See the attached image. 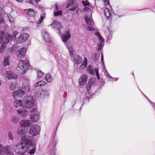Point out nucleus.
<instances>
[{"label":"nucleus","instance_id":"nucleus-41","mask_svg":"<svg viewBox=\"0 0 155 155\" xmlns=\"http://www.w3.org/2000/svg\"><path fill=\"white\" fill-rule=\"evenodd\" d=\"M36 71L37 72V76L39 78H41L43 75L44 73L41 71L40 69H36Z\"/></svg>","mask_w":155,"mask_h":155},{"label":"nucleus","instance_id":"nucleus-31","mask_svg":"<svg viewBox=\"0 0 155 155\" xmlns=\"http://www.w3.org/2000/svg\"><path fill=\"white\" fill-rule=\"evenodd\" d=\"M45 84V83L44 81H38L36 83H35L34 85V86L35 87H41L43 86Z\"/></svg>","mask_w":155,"mask_h":155},{"label":"nucleus","instance_id":"nucleus-12","mask_svg":"<svg viewBox=\"0 0 155 155\" xmlns=\"http://www.w3.org/2000/svg\"><path fill=\"white\" fill-rule=\"evenodd\" d=\"M92 95L90 94L87 92L85 94V97H84L83 100V101H78L77 103H76L77 105H79L80 109H81V107L83 104L86 103H88V102L89 99L91 98Z\"/></svg>","mask_w":155,"mask_h":155},{"label":"nucleus","instance_id":"nucleus-2","mask_svg":"<svg viewBox=\"0 0 155 155\" xmlns=\"http://www.w3.org/2000/svg\"><path fill=\"white\" fill-rule=\"evenodd\" d=\"M29 61L20 60L16 67L17 71L21 74H24L30 68Z\"/></svg>","mask_w":155,"mask_h":155},{"label":"nucleus","instance_id":"nucleus-18","mask_svg":"<svg viewBox=\"0 0 155 155\" xmlns=\"http://www.w3.org/2000/svg\"><path fill=\"white\" fill-rule=\"evenodd\" d=\"M28 149L30 150L28 153L31 155H33L35 153L36 148V147L35 144V143H32V144H30L27 147Z\"/></svg>","mask_w":155,"mask_h":155},{"label":"nucleus","instance_id":"nucleus-36","mask_svg":"<svg viewBox=\"0 0 155 155\" xmlns=\"http://www.w3.org/2000/svg\"><path fill=\"white\" fill-rule=\"evenodd\" d=\"M19 121V118L17 116H13L12 118V122L14 124L18 123Z\"/></svg>","mask_w":155,"mask_h":155},{"label":"nucleus","instance_id":"nucleus-26","mask_svg":"<svg viewBox=\"0 0 155 155\" xmlns=\"http://www.w3.org/2000/svg\"><path fill=\"white\" fill-rule=\"evenodd\" d=\"M23 101L20 100L15 99L14 101V105L15 107H18L20 106L22 107Z\"/></svg>","mask_w":155,"mask_h":155},{"label":"nucleus","instance_id":"nucleus-59","mask_svg":"<svg viewBox=\"0 0 155 155\" xmlns=\"http://www.w3.org/2000/svg\"><path fill=\"white\" fill-rule=\"evenodd\" d=\"M100 84L101 86H103L104 84V81L103 80H102L100 82Z\"/></svg>","mask_w":155,"mask_h":155},{"label":"nucleus","instance_id":"nucleus-38","mask_svg":"<svg viewBox=\"0 0 155 155\" xmlns=\"http://www.w3.org/2000/svg\"><path fill=\"white\" fill-rule=\"evenodd\" d=\"M68 10L73 12L76 11L74 13L76 14L78 13L80 11V9L78 8L77 5H76L75 6H74L73 8L69 9Z\"/></svg>","mask_w":155,"mask_h":155},{"label":"nucleus","instance_id":"nucleus-25","mask_svg":"<svg viewBox=\"0 0 155 155\" xmlns=\"http://www.w3.org/2000/svg\"><path fill=\"white\" fill-rule=\"evenodd\" d=\"M25 11L26 12V13L30 17H34L36 14V12L34 10L31 8H29L28 9H24Z\"/></svg>","mask_w":155,"mask_h":155},{"label":"nucleus","instance_id":"nucleus-62","mask_svg":"<svg viewBox=\"0 0 155 155\" xmlns=\"http://www.w3.org/2000/svg\"><path fill=\"white\" fill-rule=\"evenodd\" d=\"M105 72L107 73V74L109 78H113V77H111L110 75L109 74V73H108V72H107V71L106 70H105Z\"/></svg>","mask_w":155,"mask_h":155},{"label":"nucleus","instance_id":"nucleus-22","mask_svg":"<svg viewBox=\"0 0 155 155\" xmlns=\"http://www.w3.org/2000/svg\"><path fill=\"white\" fill-rule=\"evenodd\" d=\"M6 76L8 79H16L17 78V75L11 71H8L6 72Z\"/></svg>","mask_w":155,"mask_h":155},{"label":"nucleus","instance_id":"nucleus-60","mask_svg":"<svg viewBox=\"0 0 155 155\" xmlns=\"http://www.w3.org/2000/svg\"><path fill=\"white\" fill-rule=\"evenodd\" d=\"M4 7V5L3 4H0V11H1Z\"/></svg>","mask_w":155,"mask_h":155},{"label":"nucleus","instance_id":"nucleus-46","mask_svg":"<svg viewBox=\"0 0 155 155\" xmlns=\"http://www.w3.org/2000/svg\"><path fill=\"white\" fill-rule=\"evenodd\" d=\"M97 54L95 53H93L92 54L91 58L94 61H96L97 60Z\"/></svg>","mask_w":155,"mask_h":155},{"label":"nucleus","instance_id":"nucleus-50","mask_svg":"<svg viewBox=\"0 0 155 155\" xmlns=\"http://www.w3.org/2000/svg\"><path fill=\"white\" fill-rule=\"evenodd\" d=\"M8 137L9 139L12 140L14 139V138L12 134L10 132H9L8 134Z\"/></svg>","mask_w":155,"mask_h":155},{"label":"nucleus","instance_id":"nucleus-58","mask_svg":"<svg viewBox=\"0 0 155 155\" xmlns=\"http://www.w3.org/2000/svg\"><path fill=\"white\" fill-rule=\"evenodd\" d=\"M26 2L27 3H30L32 4H34V2L32 0H26Z\"/></svg>","mask_w":155,"mask_h":155},{"label":"nucleus","instance_id":"nucleus-37","mask_svg":"<svg viewBox=\"0 0 155 155\" xmlns=\"http://www.w3.org/2000/svg\"><path fill=\"white\" fill-rule=\"evenodd\" d=\"M17 133L18 135L21 136L24 135L25 133V132L23 129L19 128L17 131Z\"/></svg>","mask_w":155,"mask_h":155},{"label":"nucleus","instance_id":"nucleus-44","mask_svg":"<svg viewBox=\"0 0 155 155\" xmlns=\"http://www.w3.org/2000/svg\"><path fill=\"white\" fill-rule=\"evenodd\" d=\"M106 36L108 40H111L112 38V35L111 34V33L110 31H108L106 33Z\"/></svg>","mask_w":155,"mask_h":155},{"label":"nucleus","instance_id":"nucleus-9","mask_svg":"<svg viewBox=\"0 0 155 155\" xmlns=\"http://www.w3.org/2000/svg\"><path fill=\"white\" fill-rule=\"evenodd\" d=\"M95 34L99 39V44H97V51H99L101 50L103 48L104 43V40L99 32H96L95 33Z\"/></svg>","mask_w":155,"mask_h":155},{"label":"nucleus","instance_id":"nucleus-3","mask_svg":"<svg viewBox=\"0 0 155 155\" xmlns=\"http://www.w3.org/2000/svg\"><path fill=\"white\" fill-rule=\"evenodd\" d=\"M22 101V107H23L29 109L34 105L35 101L32 96L29 95L25 97Z\"/></svg>","mask_w":155,"mask_h":155},{"label":"nucleus","instance_id":"nucleus-15","mask_svg":"<svg viewBox=\"0 0 155 155\" xmlns=\"http://www.w3.org/2000/svg\"><path fill=\"white\" fill-rule=\"evenodd\" d=\"M50 25L51 26H53L54 28L57 29L59 31V33L61 34V32L60 30L62 28V26L61 25V23L58 21L55 20L54 21L52 24H51Z\"/></svg>","mask_w":155,"mask_h":155},{"label":"nucleus","instance_id":"nucleus-43","mask_svg":"<svg viewBox=\"0 0 155 155\" xmlns=\"http://www.w3.org/2000/svg\"><path fill=\"white\" fill-rule=\"evenodd\" d=\"M16 86V83L15 82H12L11 83L10 86V89L11 90H14Z\"/></svg>","mask_w":155,"mask_h":155},{"label":"nucleus","instance_id":"nucleus-21","mask_svg":"<svg viewBox=\"0 0 155 155\" xmlns=\"http://www.w3.org/2000/svg\"><path fill=\"white\" fill-rule=\"evenodd\" d=\"M20 124L22 127H28L31 125V122L30 120H23L20 122Z\"/></svg>","mask_w":155,"mask_h":155},{"label":"nucleus","instance_id":"nucleus-33","mask_svg":"<svg viewBox=\"0 0 155 155\" xmlns=\"http://www.w3.org/2000/svg\"><path fill=\"white\" fill-rule=\"evenodd\" d=\"M8 56H5L4 61L3 62V65L5 67L7 65H9V62L8 59Z\"/></svg>","mask_w":155,"mask_h":155},{"label":"nucleus","instance_id":"nucleus-23","mask_svg":"<svg viewBox=\"0 0 155 155\" xmlns=\"http://www.w3.org/2000/svg\"><path fill=\"white\" fill-rule=\"evenodd\" d=\"M21 88L22 90L24 91L25 93L29 92L30 90V88L28 83H22Z\"/></svg>","mask_w":155,"mask_h":155},{"label":"nucleus","instance_id":"nucleus-30","mask_svg":"<svg viewBox=\"0 0 155 155\" xmlns=\"http://www.w3.org/2000/svg\"><path fill=\"white\" fill-rule=\"evenodd\" d=\"M104 14L107 18L110 17L111 15L110 11L108 8H106L104 11Z\"/></svg>","mask_w":155,"mask_h":155},{"label":"nucleus","instance_id":"nucleus-24","mask_svg":"<svg viewBox=\"0 0 155 155\" xmlns=\"http://www.w3.org/2000/svg\"><path fill=\"white\" fill-rule=\"evenodd\" d=\"M74 60L75 63L76 64H79L82 63V58L76 54H74Z\"/></svg>","mask_w":155,"mask_h":155},{"label":"nucleus","instance_id":"nucleus-47","mask_svg":"<svg viewBox=\"0 0 155 155\" xmlns=\"http://www.w3.org/2000/svg\"><path fill=\"white\" fill-rule=\"evenodd\" d=\"M95 71L96 74V75L97 77V79L99 80L100 79L99 75L98 72V69L97 68H95Z\"/></svg>","mask_w":155,"mask_h":155},{"label":"nucleus","instance_id":"nucleus-55","mask_svg":"<svg viewBox=\"0 0 155 155\" xmlns=\"http://www.w3.org/2000/svg\"><path fill=\"white\" fill-rule=\"evenodd\" d=\"M91 10L90 8L87 7H86L83 9V11L84 12H90L91 11Z\"/></svg>","mask_w":155,"mask_h":155},{"label":"nucleus","instance_id":"nucleus-4","mask_svg":"<svg viewBox=\"0 0 155 155\" xmlns=\"http://www.w3.org/2000/svg\"><path fill=\"white\" fill-rule=\"evenodd\" d=\"M14 151L17 153L22 154L25 153L27 151V145L23 143H18L14 147Z\"/></svg>","mask_w":155,"mask_h":155},{"label":"nucleus","instance_id":"nucleus-17","mask_svg":"<svg viewBox=\"0 0 155 155\" xmlns=\"http://www.w3.org/2000/svg\"><path fill=\"white\" fill-rule=\"evenodd\" d=\"M71 36L69 30L66 31L64 33L61 35L62 41L65 43V45H66L68 40L70 38Z\"/></svg>","mask_w":155,"mask_h":155},{"label":"nucleus","instance_id":"nucleus-1","mask_svg":"<svg viewBox=\"0 0 155 155\" xmlns=\"http://www.w3.org/2000/svg\"><path fill=\"white\" fill-rule=\"evenodd\" d=\"M5 14L4 12L2 11L0 13V53H2L6 47V45L10 41L12 38L16 39V36L19 34L18 32L15 31H14L12 37L11 35L7 33L5 35V31L6 30L5 28L3 25L4 24L5 21L3 18V15Z\"/></svg>","mask_w":155,"mask_h":155},{"label":"nucleus","instance_id":"nucleus-8","mask_svg":"<svg viewBox=\"0 0 155 155\" xmlns=\"http://www.w3.org/2000/svg\"><path fill=\"white\" fill-rule=\"evenodd\" d=\"M41 130L40 127L38 125L32 126L29 130V134L33 137L38 135Z\"/></svg>","mask_w":155,"mask_h":155},{"label":"nucleus","instance_id":"nucleus-45","mask_svg":"<svg viewBox=\"0 0 155 155\" xmlns=\"http://www.w3.org/2000/svg\"><path fill=\"white\" fill-rule=\"evenodd\" d=\"M58 140L56 138H55L54 137L53 140V143L54 145H53V149H55V147L58 143Z\"/></svg>","mask_w":155,"mask_h":155},{"label":"nucleus","instance_id":"nucleus-5","mask_svg":"<svg viewBox=\"0 0 155 155\" xmlns=\"http://www.w3.org/2000/svg\"><path fill=\"white\" fill-rule=\"evenodd\" d=\"M5 153L7 155H14V154L11 147L8 145L4 147L0 144V155H4Z\"/></svg>","mask_w":155,"mask_h":155},{"label":"nucleus","instance_id":"nucleus-34","mask_svg":"<svg viewBox=\"0 0 155 155\" xmlns=\"http://www.w3.org/2000/svg\"><path fill=\"white\" fill-rule=\"evenodd\" d=\"M7 16L8 18L9 22L11 24H14L15 20V17H12L10 14H8Z\"/></svg>","mask_w":155,"mask_h":155},{"label":"nucleus","instance_id":"nucleus-57","mask_svg":"<svg viewBox=\"0 0 155 155\" xmlns=\"http://www.w3.org/2000/svg\"><path fill=\"white\" fill-rule=\"evenodd\" d=\"M143 95L148 100V101L154 107V106L153 104H152V103L151 102V101L148 99V98L145 95V94L143 93H142Z\"/></svg>","mask_w":155,"mask_h":155},{"label":"nucleus","instance_id":"nucleus-39","mask_svg":"<svg viewBox=\"0 0 155 155\" xmlns=\"http://www.w3.org/2000/svg\"><path fill=\"white\" fill-rule=\"evenodd\" d=\"M18 47L17 44H14L10 49V52L11 53H12L15 51L18 48Z\"/></svg>","mask_w":155,"mask_h":155},{"label":"nucleus","instance_id":"nucleus-7","mask_svg":"<svg viewBox=\"0 0 155 155\" xmlns=\"http://www.w3.org/2000/svg\"><path fill=\"white\" fill-rule=\"evenodd\" d=\"M30 117L31 120L33 122H36L40 118V115L38 110L36 108H33L31 111Z\"/></svg>","mask_w":155,"mask_h":155},{"label":"nucleus","instance_id":"nucleus-51","mask_svg":"<svg viewBox=\"0 0 155 155\" xmlns=\"http://www.w3.org/2000/svg\"><path fill=\"white\" fill-rule=\"evenodd\" d=\"M143 11V12H150L151 11H153L154 12H155V10H151L150 9H144L142 10Z\"/></svg>","mask_w":155,"mask_h":155},{"label":"nucleus","instance_id":"nucleus-11","mask_svg":"<svg viewBox=\"0 0 155 155\" xmlns=\"http://www.w3.org/2000/svg\"><path fill=\"white\" fill-rule=\"evenodd\" d=\"M29 37V35L28 33H23L16 39V41L18 43H23L26 41Z\"/></svg>","mask_w":155,"mask_h":155},{"label":"nucleus","instance_id":"nucleus-16","mask_svg":"<svg viewBox=\"0 0 155 155\" xmlns=\"http://www.w3.org/2000/svg\"><path fill=\"white\" fill-rule=\"evenodd\" d=\"M24 91L22 90H19L18 91L12 92L13 97L15 98L22 97L25 94Z\"/></svg>","mask_w":155,"mask_h":155},{"label":"nucleus","instance_id":"nucleus-53","mask_svg":"<svg viewBox=\"0 0 155 155\" xmlns=\"http://www.w3.org/2000/svg\"><path fill=\"white\" fill-rule=\"evenodd\" d=\"M56 151V149H53L51 152V155H56L55 153Z\"/></svg>","mask_w":155,"mask_h":155},{"label":"nucleus","instance_id":"nucleus-63","mask_svg":"<svg viewBox=\"0 0 155 155\" xmlns=\"http://www.w3.org/2000/svg\"><path fill=\"white\" fill-rule=\"evenodd\" d=\"M58 8L57 5H55V10L58 11Z\"/></svg>","mask_w":155,"mask_h":155},{"label":"nucleus","instance_id":"nucleus-29","mask_svg":"<svg viewBox=\"0 0 155 155\" xmlns=\"http://www.w3.org/2000/svg\"><path fill=\"white\" fill-rule=\"evenodd\" d=\"M18 113L21 117H24L26 115L28 114V111L25 110H17Z\"/></svg>","mask_w":155,"mask_h":155},{"label":"nucleus","instance_id":"nucleus-52","mask_svg":"<svg viewBox=\"0 0 155 155\" xmlns=\"http://www.w3.org/2000/svg\"><path fill=\"white\" fill-rule=\"evenodd\" d=\"M104 4L105 6L109 5V0H104Z\"/></svg>","mask_w":155,"mask_h":155},{"label":"nucleus","instance_id":"nucleus-19","mask_svg":"<svg viewBox=\"0 0 155 155\" xmlns=\"http://www.w3.org/2000/svg\"><path fill=\"white\" fill-rule=\"evenodd\" d=\"M42 34L45 40L48 42H51V39L48 32L45 30H43L42 31Z\"/></svg>","mask_w":155,"mask_h":155},{"label":"nucleus","instance_id":"nucleus-49","mask_svg":"<svg viewBox=\"0 0 155 155\" xmlns=\"http://www.w3.org/2000/svg\"><path fill=\"white\" fill-rule=\"evenodd\" d=\"M61 14L62 12L61 11H57V12H54V15L55 16L61 15Z\"/></svg>","mask_w":155,"mask_h":155},{"label":"nucleus","instance_id":"nucleus-61","mask_svg":"<svg viewBox=\"0 0 155 155\" xmlns=\"http://www.w3.org/2000/svg\"><path fill=\"white\" fill-rule=\"evenodd\" d=\"M101 61L102 63L104 64V61H103V56L102 53H101Z\"/></svg>","mask_w":155,"mask_h":155},{"label":"nucleus","instance_id":"nucleus-14","mask_svg":"<svg viewBox=\"0 0 155 155\" xmlns=\"http://www.w3.org/2000/svg\"><path fill=\"white\" fill-rule=\"evenodd\" d=\"M88 79L87 76L86 74H83L80 77L78 80L79 84L83 86L86 83Z\"/></svg>","mask_w":155,"mask_h":155},{"label":"nucleus","instance_id":"nucleus-20","mask_svg":"<svg viewBox=\"0 0 155 155\" xmlns=\"http://www.w3.org/2000/svg\"><path fill=\"white\" fill-rule=\"evenodd\" d=\"M26 52V48L23 47L20 50L17 51H16V54L18 57L21 58L25 56Z\"/></svg>","mask_w":155,"mask_h":155},{"label":"nucleus","instance_id":"nucleus-27","mask_svg":"<svg viewBox=\"0 0 155 155\" xmlns=\"http://www.w3.org/2000/svg\"><path fill=\"white\" fill-rule=\"evenodd\" d=\"M87 70L91 75H94V69L92 65H89L87 68Z\"/></svg>","mask_w":155,"mask_h":155},{"label":"nucleus","instance_id":"nucleus-40","mask_svg":"<svg viewBox=\"0 0 155 155\" xmlns=\"http://www.w3.org/2000/svg\"><path fill=\"white\" fill-rule=\"evenodd\" d=\"M45 79L48 82H51L52 80V78L49 74H47L45 76Z\"/></svg>","mask_w":155,"mask_h":155},{"label":"nucleus","instance_id":"nucleus-35","mask_svg":"<svg viewBox=\"0 0 155 155\" xmlns=\"http://www.w3.org/2000/svg\"><path fill=\"white\" fill-rule=\"evenodd\" d=\"M88 83L91 86L94 85L96 84V78L91 77L88 81Z\"/></svg>","mask_w":155,"mask_h":155},{"label":"nucleus","instance_id":"nucleus-48","mask_svg":"<svg viewBox=\"0 0 155 155\" xmlns=\"http://www.w3.org/2000/svg\"><path fill=\"white\" fill-rule=\"evenodd\" d=\"M75 2V1L73 0L71 1L67 5L66 8H68L72 6L74 3Z\"/></svg>","mask_w":155,"mask_h":155},{"label":"nucleus","instance_id":"nucleus-6","mask_svg":"<svg viewBox=\"0 0 155 155\" xmlns=\"http://www.w3.org/2000/svg\"><path fill=\"white\" fill-rule=\"evenodd\" d=\"M85 20L88 25L87 27H86L88 31H94L95 30L93 21L90 16L86 15L85 17Z\"/></svg>","mask_w":155,"mask_h":155},{"label":"nucleus","instance_id":"nucleus-32","mask_svg":"<svg viewBox=\"0 0 155 155\" xmlns=\"http://www.w3.org/2000/svg\"><path fill=\"white\" fill-rule=\"evenodd\" d=\"M87 65V59L85 58L84 59L83 63L80 65L79 68L81 69H84Z\"/></svg>","mask_w":155,"mask_h":155},{"label":"nucleus","instance_id":"nucleus-56","mask_svg":"<svg viewBox=\"0 0 155 155\" xmlns=\"http://www.w3.org/2000/svg\"><path fill=\"white\" fill-rule=\"evenodd\" d=\"M82 3L84 6L88 5L89 4V3L88 2L84 1H83L82 2Z\"/></svg>","mask_w":155,"mask_h":155},{"label":"nucleus","instance_id":"nucleus-42","mask_svg":"<svg viewBox=\"0 0 155 155\" xmlns=\"http://www.w3.org/2000/svg\"><path fill=\"white\" fill-rule=\"evenodd\" d=\"M45 16V13H43L41 15V17L39 19L37 23L38 24H40L41 23L42 21L43 20Z\"/></svg>","mask_w":155,"mask_h":155},{"label":"nucleus","instance_id":"nucleus-64","mask_svg":"<svg viewBox=\"0 0 155 155\" xmlns=\"http://www.w3.org/2000/svg\"><path fill=\"white\" fill-rule=\"evenodd\" d=\"M18 2H21L23 1V0H16Z\"/></svg>","mask_w":155,"mask_h":155},{"label":"nucleus","instance_id":"nucleus-13","mask_svg":"<svg viewBox=\"0 0 155 155\" xmlns=\"http://www.w3.org/2000/svg\"><path fill=\"white\" fill-rule=\"evenodd\" d=\"M49 94V91L46 90L45 91L39 90L37 92L36 96L41 98L48 96Z\"/></svg>","mask_w":155,"mask_h":155},{"label":"nucleus","instance_id":"nucleus-54","mask_svg":"<svg viewBox=\"0 0 155 155\" xmlns=\"http://www.w3.org/2000/svg\"><path fill=\"white\" fill-rule=\"evenodd\" d=\"M91 86L88 83L86 85V89L87 91H89L90 90Z\"/></svg>","mask_w":155,"mask_h":155},{"label":"nucleus","instance_id":"nucleus-10","mask_svg":"<svg viewBox=\"0 0 155 155\" xmlns=\"http://www.w3.org/2000/svg\"><path fill=\"white\" fill-rule=\"evenodd\" d=\"M33 136H30L28 135H25L22 137L21 143H23L27 145V147L30 144H32V140L33 139Z\"/></svg>","mask_w":155,"mask_h":155},{"label":"nucleus","instance_id":"nucleus-28","mask_svg":"<svg viewBox=\"0 0 155 155\" xmlns=\"http://www.w3.org/2000/svg\"><path fill=\"white\" fill-rule=\"evenodd\" d=\"M66 46L68 50L69 55L72 56L73 55L74 51L71 45L70 44H68Z\"/></svg>","mask_w":155,"mask_h":155}]
</instances>
